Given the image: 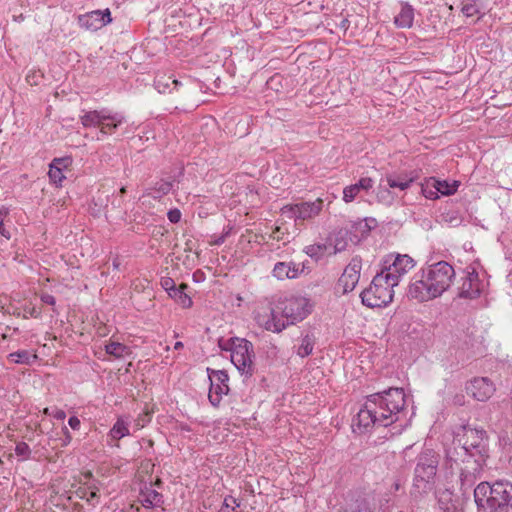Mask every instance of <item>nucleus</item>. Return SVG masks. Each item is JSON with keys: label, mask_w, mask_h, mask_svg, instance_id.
Segmentation results:
<instances>
[{"label": "nucleus", "mask_w": 512, "mask_h": 512, "mask_svg": "<svg viewBox=\"0 0 512 512\" xmlns=\"http://www.w3.org/2000/svg\"><path fill=\"white\" fill-rule=\"evenodd\" d=\"M210 380V389L208 394L209 402L214 406H219L222 396L229 392V375L224 370H213L207 368Z\"/></svg>", "instance_id": "nucleus-12"}, {"label": "nucleus", "mask_w": 512, "mask_h": 512, "mask_svg": "<svg viewBox=\"0 0 512 512\" xmlns=\"http://www.w3.org/2000/svg\"><path fill=\"white\" fill-rule=\"evenodd\" d=\"M130 434L128 424L121 418H118L113 427L111 428L109 435L114 440H119Z\"/></svg>", "instance_id": "nucleus-33"}, {"label": "nucleus", "mask_w": 512, "mask_h": 512, "mask_svg": "<svg viewBox=\"0 0 512 512\" xmlns=\"http://www.w3.org/2000/svg\"><path fill=\"white\" fill-rule=\"evenodd\" d=\"M343 512H373L370 503L365 498H357L346 504Z\"/></svg>", "instance_id": "nucleus-31"}, {"label": "nucleus", "mask_w": 512, "mask_h": 512, "mask_svg": "<svg viewBox=\"0 0 512 512\" xmlns=\"http://www.w3.org/2000/svg\"><path fill=\"white\" fill-rule=\"evenodd\" d=\"M41 301L47 305L54 306L56 304V299L53 295L44 293L40 297Z\"/></svg>", "instance_id": "nucleus-46"}, {"label": "nucleus", "mask_w": 512, "mask_h": 512, "mask_svg": "<svg viewBox=\"0 0 512 512\" xmlns=\"http://www.w3.org/2000/svg\"><path fill=\"white\" fill-rule=\"evenodd\" d=\"M23 19H24V16L22 14L19 15L18 17H15L16 21H20V20H23Z\"/></svg>", "instance_id": "nucleus-62"}, {"label": "nucleus", "mask_w": 512, "mask_h": 512, "mask_svg": "<svg viewBox=\"0 0 512 512\" xmlns=\"http://www.w3.org/2000/svg\"><path fill=\"white\" fill-rule=\"evenodd\" d=\"M8 358L11 362L17 364H30L33 360L37 358V356L35 354H31L27 350H19L10 353Z\"/></svg>", "instance_id": "nucleus-34"}, {"label": "nucleus", "mask_w": 512, "mask_h": 512, "mask_svg": "<svg viewBox=\"0 0 512 512\" xmlns=\"http://www.w3.org/2000/svg\"><path fill=\"white\" fill-rule=\"evenodd\" d=\"M218 344L221 350L231 352V362L242 375L252 376L255 354L253 344L250 341L244 338L233 337L226 341L220 339Z\"/></svg>", "instance_id": "nucleus-5"}, {"label": "nucleus", "mask_w": 512, "mask_h": 512, "mask_svg": "<svg viewBox=\"0 0 512 512\" xmlns=\"http://www.w3.org/2000/svg\"><path fill=\"white\" fill-rule=\"evenodd\" d=\"M374 181L370 177H362L355 184L349 185L343 190V200L346 203L352 202L361 191H369Z\"/></svg>", "instance_id": "nucleus-21"}, {"label": "nucleus", "mask_w": 512, "mask_h": 512, "mask_svg": "<svg viewBox=\"0 0 512 512\" xmlns=\"http://www.w3.org/2000/svg\"><path fill=\"white\" fill-rule=\"evenodd\" d=\"M414 179L403 175H387L386 182L390 188H398L401 191L407 190Z\"/></svg>", "instance_id": "nucleus-29"}, {"label": "nucleus", "mask_w": 512, "mask_h": 512, "mask_svg": "<svg viewBox=\"0 0 512 512\" xmlns=\"http://www.w3.org/2000/svg\"><path fill=\"white\" fill-rule=\"evenodd\" d=\"M474 501L479 512H512V484L481 482L474 489Z\"/></svg>", "instance_id": "nucleus-3"}, {"label": "nucleus", "mask_w": 512, "mask_h": 512, "mask_svg": "<svg viewBox=\"0 0 512 512\" xmlns=\"http://www.w3.org/2000/svg\"><path fill=\"white\" fill-rule=\"evenodd\" d=\"M448 288V262L438 261L416 274L409 285L408 296L419 302L442 295Z\"/></svg>", "instance_id": "nucleus-2"}, {"label": "nucleus", "mask_w": 512, "mask_h": 512, "mask_svg": "<svg viewBox=\"0 0 512 512\" xmlns=\"http://www.w3.org/2000/svg\"><path fill=\"white\" fill-rule=\"evenodd\" d=\"M347 243L344 240L337 241L334 246V253L342 252L346 249Z\"/></svg>", "instance_id": "nucleus-51"}, {"label": "nucleus", "mask_w": 512, "mask_h": 512, "mask_svg": "<svg viewBox=\"0 0 512 512\" xmlns=\"http://www.w3.org/2000/svg\"><path fill=\"white\" fill-rule=\"evenodd\" d=\"M62 432L64 435V438L62 439V445L67 446L71 442L72 436H71L69 430L67 429V427H63Z\"/></svg>", "instance_id": "nucleus-49"}, {"label": "nucleus", "mask_w": 512, "mask_h": 512, "mask_svg": "<svg viewBox=\"0 0 512 512\" xmlns=\"http://www.w3.org/2000/svg\"><path fill=\"white\" fill-rule=\"evenodd\" d=\"M68 424L69 426L73 429V430H79L80 429V426H81V422L79 420L78 417L76 416H71L69 419H68Z\"/></svg>", "instance_id": "nucleus-48"}, {"label": "nucleus", "mask_w": 512, "mask_h": 512, "mask_svg": "<svg viewBox=\"0 0 512 512\" xmlns=\"http://www.w3.org/2000/svg\"><path fill=\"white\" fill-rule=\"evenodd\" d=\"M298 221L310 220L318 216L323 207V200L318 198L315 201L297 203Z\"/></svg>", "instance_id": "nucleus-20"}, {"label": "nucleus", "mask_w": 512, "mask_h": 512, "mask_svg": "<svg viewBox=\"0 0 512 512\" xmlns=\"http://www.w3.org/2000/svg\"><path fill=\"white\" fill-rule=\"evenodd\" d=\"M466 480H467V476H465V478L461 477V489L463 490V495H465L466 490L468 489V488H464Z\"/></svg>", "instance_id": "nucleus-57"}, {"label": "nucleus", "mask_w": 512, "mask_h": 512, "mask_svg": "<svg viewBox=\"0 0 512 512\" xmlns=\"http://www.w3.org/2000/svg\"><path fill=\"white\" fill-rule=\"evenodd\" d=\"M414 21V9L409 4H403L400 12L394 17V23L398 28H411Z\"/></svg>", "instance_id": "nucleus-25"}, {"label": "nucleus", "mask_w": 512, "mask_h": 512, "mask_svg": "<svg viewBox=\"0 0 512 512\" xmlns=\"http://www.w3.org/2000/svg\"><path fill=\"white\" fill-rule=\"evenodd\" d=\"M438 464L439 455L433 449H424L417 457L413 487L424 490L436 475Z\"/></svg>", "instance_id": "nucleus-8"}, {"label": "nucleus", "mask_w": 512, "mask_h": 512, "mask_svg": "<svg viewBox=\"0 0 512 512\" xmlns=\"http://www.w3.org/2000/svg\"><path fill=\"white\" fill-rule=\"evenodd\" d=\"M140 501L145 508L159 507L163 503V495L152 488V484L144 485L140 490Z\"/></svg>", "instance_id": "nucleus-23"}, {"label": "nucleus", "mask_w": 512, "mask_h": 512, "mask_svg": "<svg viewBox=\"0 0 512 512\" xmlns=\"http://www.w3.org/2000/svg\"><path fill=\"white\" fill-rule=\"evenodd\" d=\"M390 280L393 278L384 277L380 272L377 273L370 286L361 293L362 303L370 308L385 307L392 302L396 285H392Z\"/></svg>", "instance_id": "nucleus-6"}, {"label": "nucleus", "mask_w": 512, "mask_h": 512, "mask_svg": "<svg viewBox=\"0 0 512 512\" xmlns=\"http://www.w3.org/2000/svg\"><path fill=\"white\" fill-rule=\"evenodd\" d=\"M42 413L44 415L52 416L53 418H55L57 420H64L66 417L65 411L62 409H58L56 407H54V408L46 407L43 409Z\"/></svg>", "instance_id": "nucleus-41"}, {"label": "nucleus", "mask_w": 512, "mask_h": 512, "mask_svg": "<svg viewBox=\"0 0 512 512\" xmlns=\"http://www.w3.org/2000/svg\"><path fill=\"white\" fill-rule=\"evenodd\" d=\"M298 205L296 204H288L281 208V214L288 219L294 220L296 223L298 222Z\"/></svg>", "instance_id": "nucleus-38"}, {"label": "nucleus", "mask_w": 512, "mask_h": 512, "mask_svg": "<svg viewBox=\"0 0 512 512\" xmlns=\"http://www.w3.org/2000/svg\"><path fill=\"white\" fill-rule=\"evenodd\" d=\"M421 191L427 199H437L439 195L448 196V180L439 181L430 177L421 185Z\"/></svg>", "instance_id": "nucleus-18"}, {"label": "nucleus", "mask_w": 512, "mask_h": 512, "mask_svg": "<svg viewBox=\"0 0 512 512\" xmlns=\"http://www.w3.org/2000/svg\"><path fill=\"white\" fill-rule=\"evenodd\" d=\"M186 289H188V284L182 283L174 291L170 292L169 296L183 308H190L193 301L191 297L186 294Z\"/></svg>", "instance_id": "nucleus-28"}, {"label": "nucleus", "mask_w": 512, "mask_h": 512, "mask_svg": "<svg viewBox=\"0 0 512 512\" xmlns=\"http://www.w3.org/2000/svg\"><path fill=\"white\" fill-rule=\"evenodd\" d=\"M111 21V12L109 9L103 11L94 10L78 16V24L80 27L90 31L101 29Z\"/></svg>", "instance_id": "nucleus-15"}, {"label": "nucleus", "mask_w": 512, "mask_h": 512, "mask_svg": "<svg viewBox=\"0 0 512 512\" xmlns=\"http://www.w3.org/2000/svg\"><path fill=\"white\" fill-rule=\"evenodd\" d=\"M279 301V309L287 327L303 321L312 311V305L305 297H290L279 299Z\"/></svg>", "instance_id": "nucleus-9"}, {"label": "nucleus", "mask_w": 512, "mask_h": 512, "mask_svg": "<svg viewBox=\"0 0 512 512\" xmlns=\"http://www.w3.org/2000/svg\"><path fill=\"white\" fill-rule=\"evenodd\" d=\"M374 222V219L367 218L350 222L347 226V234L350 241L358 243L361 239L367 237L372 229L371 223Z\"/></svg>", "instance_id": "nucleus-19"}, {"label": "nucleus", "mask_w": 512, "mask_h": 512, "mask_svg": "<svg viewBox=\"0 0 512 512\" xmlns=\"http://www.w3.org/2000/svg\"><path fill=\"white\" fill-rule=\"evenodd\" d=\"M48 175L50 180L57 185H61V182L65 179L60 166H49Z\"/></svg>", "instance_id": "nucleus-36"}, {"label": "nucleus", "mask_w": 512, "mask_h": 512, "mask_svg": "<svg viewBox=\"0 0 512 512\" xmlns=\"http://www.w3.org/2000/svg\"><path fill=\"white\" fill-rule=\"evenodd\" d=\"M279 299L261 303L254 311V320L258 326L266 331L281 333L287 328L285 318L282 316Z\"/></svg>", "instance_id": "nucleus-7"}, {"label": "nucleus", "mask_w": 512, "mask_h": 512, "mask_svg": "<svg viewBox=\"0 0 512 512\" xmlns=\"http://www.w3.org/2000/svg\"><path fill=\"white\" fill-rule=\"evenodd\" d=\"M414 266V260L408 255H389L380 273L386 278H393V280H390L392 285H398L400 279Z\"/></svg>", "instance_id": "nucleus-11"}, {"label": "nucleus", "mask_w": 512, "mask_h": 512, "mask_svg": "<svg viewBox=\"0 0 512 512\" xmlns=\"http://www.w3.org/2000/svg\"><path fill=\"white\" fill-rule=\"evenodd\" d=\"M281 76L280 75H274L270 78V80L268 81L269 84L273 83L275 80H278L280 79Z\"/></svg>", "instance_id": "nucleus-60"}, {"label": "nucleus", "mask_w": 512, "mask_h": 512, "mask_svg": "<svg viewBox=\"0 0 512 512\" xmlns=\"http://www.w3.org/2000/svg\"><path fill=\"white\" fill-rule=\"evenodd\" d=\"M469 417L453 430V444L457 455L475 457L480 464L489 456L488 435L484 429H472L468 426Z\"/></svg>", "instance_id": "nucleus-4"}, {"label": "nucleus", "mask_w": 512, "mask_h": 512, "mask_svg": "<svg viewBox=\"0 0 512 512\" xmlns=\"http://www.w3.org/2000/svg\"><path fill=\"white\" fill-rule=\"evenodd\" d=\"M229 234H230V229L227 230L226 232L222 233L220 236H213L212 240L209 242L210 245H214V246L222 245L225 242V240Z\"/></svg>", "instance_id": "nucleus-44"}, {"label": "nucleus", "mask_w": 512, "mask_h": 512, "mask_svg": "<svg viewBox=\"0 0 512 512\" xmlns=\"http://www.w3.org/2000/svg\"><path fill=\"white\" fill-rule=\"evenodd\" d=\"M460 186V181H453L450 183V196L455 194V192L458 190V187Z\"/></svg>", "instance_id": "nucleus-52"}, {"label": "nucleus", "mask_w": 512, "mask_h": 512, "mask_svg": "<svg viewBox=\"0 0 512 512\" xmlns=\"http://www.w3.org/2000/svg\"><path fill=\"white\" fill-rule=\"evenodd\" d=\"M167 217L171 223L176 224L181 220V211L177 208L171 209L168 211Z\"/></svg>", "instance_id": "nucleus-43"}, {"label": "nucleus", "mask_w": 512, "mask_h": 512, "mask_svg": "<svg viewBox=\"0 0 512 512\" xmlns=\"http://www.w3.org/2000/svg\"><path fill=\"white\" fill-rule=\"evenodd\" d=\"M121 265V262H120V259L118 256H116L113 260H112V266H113V269L115 270H118L119 267Z\"/></svg>", "instance_id": "nucleus-54"}, {"label": "nucleus", "mask_w": 512, "mask_h": 512, "mask_svg": "<svg viewBox=\"0 0 512 512\" xmlns=\"http://www.w3.org/2000/svg\"><path fill=\"white\" fill-rule=\"evenodd\" d=\"M160 284L161 287L168 293V295L170 294V292L174 291L177 288L174 280L170 277H163L161 279Z\"/></svg>", "instance_id": "nucleus-42"}, {"label": "nucleus", "mask_w": 512, "mask_h": 512, "mask_svg": "<svg viewBox=\"0 0 512 512\" xmlns=\"http://www.w3.org/2000/svg\"><path fill=\"white\" fill-rule=\"evenodd\" d=\"M298 341L299 343L294 345V351L299 357L305 358L312 354L315 346V336L313 334L308 333L302 336Z\"/></svg>", "instance_id": "nucleus-26"}, {"label": "nucleus", "mask_w": 512, "mask_h": 512, "mask_svg": "<svg viewBox=\"0 0 512 512\" xmlns=\"http://www.w3.org/2000/svg\"><path fill=\"white\" fill-rule=\"evenodd\" d=\"M183 347H184V344H183V342H181V341H177V342L174 344V349H175V350H180V349H182Z\"/></svg>", "instance_id": "nucleus-58"}, {"label": "nucleus", "mask_w": 512, "mask_h": 512, "mask_svg": "<svg viewBox=\"0 0 512 512\" xmlns=\"http://www.w3.org/2000/svg\"><path fill=\"white\" fill-rule=\"evenodd\" d=\"M139 420L142 421V426H144L145 423L150 422L151 414L149 412H146L144 413L143 417H141Z\"/></svg>", "instance_id": "nucleus-53"}, {"label": "nucleus", "mask_w": 512, "mask_h": 512, "mask_svg": "<svg viewBox=\"0 0 512 512\" xmlns=\"http://www.w3.org/2000/svg\"><path fill=\"white\" fill-rule=\"evenodd\" d=\"M83 477L84 487H80L76 493L81 499H85L87 503L94 506L99 499V482L93 478L91 472L84 473Z\"/></svg>", "instance_id": "nucleus-16"}, {"label": "nucleus", "mask_w": 512, "mask_h": 512, "mask_svg": "<svg viewBox=\"0 0 512 512\" xmlns=\"http://www.w3.org/2000/svg\"><path fill=\"white\" fill-rule=\"evenodd\" d=\"M476 309H477V308H476L475 306L470 305V304H468V305L466 306V311H467L468 313H472V312H474Z\"/></svg>", "instance_id": "nucleus-59"}, {"label": "nucleus", "mask_w": 512, "mask_h": 512, "mask_svg": "<svg viewBox=\"0 0 512 512\" xmlns=\"http://www.w3.org/2000/svg\"><path fill=\"white\" fill-rule=\"evenodd\" d=\"M3 221H4V216L0 212V234L2 236H4L6 239H10V237H11L10 232H9V230H7L5 228V225H4Z\"/></svg>", "instance_id": "nucleus-47"}, {"label": "nucleus", "mask_w": 512, "mask_h": 512, "mask_svg": "<svg viewBox=\"0 0 512 512\" xmlns=\"http://www.w3.org/2000/svg\"><path fill=\"white\" fill-rule=\"evenodd\" d=\"M15 454L22 457V460H27L31 456V449L26 442H18L15 446Z\"/></svg>", "instance_id": "nucleus-39"}, {"label": "nucleus", "mask_w": 512, "mask_h": 512, "mask_svg": "<svg viewBox=\"0 0 512 512\" xmlns=\"http://www.w3.org/2000/svg\"><path fill=\"white\" fill-rule=\"evenodd\" d=\"M86 496H90V491L86 490Z\"/></svg>", "instance_id": "nucleus-64"}, {"label": "nucleus", "mask_w": 512, "mask_h": 512, "mask_svg": "<svg viewBox=\"0 0 512 512\" xmlns=\"http://www.w3.org/2000/svg\"><path fill=\"white\" fill-rule=\"evenodd\" d=\"M70 162L71 160L69 158H55L51 162L50 166H60L61 170H63V168H66Z\"/></svg>", "instance_id": "nucleus-45"}, {"label": "nucleus", "mask_w": 512, "mask_h": 512, "mask_svg": "<svg viewBox=\"0 0 512 512\" xmlns=\"http://www.w3.org/2000/svg\"><path fill=\"white\" fill-rule=\"evenodd\" d=\"M226 498H229V500H231L233 502V504H235V507L232 508V510L234 511L237 507L240 506V501L232 496H227Z\"/></svg>", "instance_id": "nucleus-56"}, {"label": "nucleus", "mask_w": 512, "mask_h": 512, "mask_svg": "<svg viewBox=\"0 0 512 512\" xmlns=\"http://www.w3.org/2000/svg\"><path fill=\"white\" fill-rule=\"evenodd\" d=\"M108 109L103 108L101 110L83 111L80 116V122L85 128L100 127L101 123H104Z\"/></svg>", "instance_id": "nucleus-24"}, {"label": "nucleus", "mask_w": 512, "mask_h": 512, "mask_svg": "<svg viewBox=\"0 0 512 512\" xmlns=\"http://www.w3.org/2000/svg\"><path fill=\"white\" fill-rule=\"evenodd\" d=\"M405 405L406 396L402 388H389L368 395L353 419L354 431L363 434L373 428L390 426L399 420Z\"/></svg>", "instance_id": "nucleus-1"}, {"label": "nucleus", "mask_w": 512, "mask_h": 512, "mask_svg": "<svg viewBox=\"0 0 512 512\" xmlns=\"http://www.w3.org/2000/svg\"><path fill=\"white\" fill-rule=\"evenodd\" d=\"M461 279L462 284L459 287V292L453 299V304L455 306L461 305V300H474L479 298L482 291V284L474 267L468 266L463 271Z\"/></svg>", "instance_id": "nucleus-10"}, {"label": "nucleus", "mask_w": 512, "mask_h": 512, "mask_svg": "<svg viewBox=\"0 0 512 512\" xmlns=\"http://www.w3.org/2000/svg\"><path fill=\"white\" fill-rule=\"evenodd\" d=\"M325 247L322 245H309L305 247V253L312 259L319 260L324 254Z\"/></svg>", "instance_id": "nucleus-37"}, {"label": "nucleus", "mask_w": 512, "mask_h": 512, "mask_svg": "<svg viewBox=\"0 0 512 512\" xmlns=\"http://www.w3.org/2000/svg\"><path fill=\"white\" fill-rule=\"evenodd\" d=\"M461 12L466 17H473L479 13V8L474 0H464Z\"/></svg>", "instance_id": "nucleus-35"}, {"label": "nucleus", "mask_w": 512, "mask_h": 512, "mask_svg": "<svg viewBox=\"0 0 512 512\" xmlns=\"http://www.w3.org/2000/svg\"><path fill=\"white\" fill-rule=\"evenodd\" d=\"M173 188V181L161 179L157 181L152 188H150L151 192L149 193L153 198H161L164 195H167Z\"/></svg>", "instance_id": "nucleus-30"}, {"label": "nucleus", "mask_w": 512, "mask_h": 512, "mask_svg": "<svg viewBox=\"0 0 512 512\" xmlns=\"http://www.w3.org/2000/svg\"><path fill=\"white\" fill-rule=\"evenodd\" d=\"M305 269V264H297L295 262H277L274 265L272 274L278 280L296 279Z\"/></svg>", "instance_id": "nucleus-17"}, {"label": "nucleus", "mask_w": 512, "mask_h": 512, "mask_svg": "<svg viewBox=\"0 0 512 512\" xmlns=\"http://www.w3.org/2000/svg\"><path fill=\"white\" fill-rule=\"evenodd\" d=\"M495 390L494 383L488 377H475L466 384L467 393L480 402L489 400Z\"/></svg>", "instance_id": "nucleus-14"}, {"label": "nucleus", "mask_w": 512, "mask_h": 512, "mask_svg": "<svg viewBox=\"0 0 512 512\" xmlns=\"http://www.w3.org/2000/svg\"><path fill=\"white\" fill-rule=\"evenodd\" d=\"M120 192H121V194H125V193H126V188H125V187H122V188L120 189Z\"/></svg>", "instance_id": "nucleus-63"}, {"label": "nucleus", "mask_w": 512, "mask_h": 512, "mask_svg": "<svg viewBox=\"0 0 512 512\" xmlns=\"http://www.w3.org/2000/svg\"><path fill=\"white\" fill-rule=\"evenodd\" d=\"M361 269V258L358 256L353 257L339 277L336 290L343 295L353 291L359 282Z\"/></svg>", "instance_id": "nucleus-13"}, {"label": "nucleus", "mask_w": 512, "mask_h": 512, "mask_svg": "<svg viewBox=\"0 0 512 512\" xmlns=\"http://www.w3.org/2000/svg\"><path fill=\"white\" fill-rule=\"evenodd\" d=\"M106 116L108 118L105 117L104 123H101L99 127V132L102 135L113 134L119 126L126 122L125 116L119 112H111L108 109Z\"/></svg>", "instance_id": "nucleus-22"}, {"label": "nucleus", "mask_w": 512, "mask_h": 512, "mask_svg": "<svg viewBox=\"0 0 512 512\" xmlns=\"http://www.w3.org/2000/svg\"><path fill=\"white\" fill-rule=\"evenodd\" d=\"M154 85L159 93H166L177 89L181 83L176 79H172L170 76L159 75L156 76Z\"/></svg>", "instance_id": "nucleus-27"}, {"label": "nucleus", "mask_w": 512, "mask_h": 512, "mask_svg": "<svg viewBox=\"0 0 512 512\" xmlns=\"http://www.w3.org/2000/svg\"><path fill=\"white\" fill-rule=\"evenodd\" d=\"M449 269L451 271V274H450V279H451L455 275V271L451 265L449 266Z\"/></svg>", "instance_id": "nucleus-61"}, {"label": "nucleus", "mask_w": 512, "mask_h": 512, "mask_svg": "<svg viewBox=\"0 0 512 512\" xmlns=\"http://www.w3.org/2000/svg\"><path fill=\"white\" fill-rule=\"evenodd\" d=\"M436 498L438 501V506L443 512H448V495L447 490L439 489L436 492Z\"/></svg>", "instance_id": "nucleus-40"}, {"label": "nucleus", "mask_w": 512, "mask_h": 512, "mask_svg": "<svg viewBox=\"0 0 512 512\" xmlns=\"http://www.w3.org/2000/svg\"><path fill=\"white\" fill-rule=\"evenodd\" d=\"M453 403L458 406H463L466 403V398L463 394H456L453 398Z\"/></svg>", "instance_id": "nucleus-50"}, {"label": "nucleus", "mask_w": 512, "mask_h": 512, "mask_svg": "<svg viewBox=\"0 0 512 512\" xmlns=\"http://www.w3.org/2000/svg\"><path fill=\"white\" fill-rule=\"evenodd\" d=\"M107 354L119 359L130 353V348L120 342H109L105 345Z\"/></svg>", "instance_id": "nucleus-32"}, {"label": "nucleus", "mask_w": 512, "mask_h": 512, "mask_svg": "<svg viewBox=\"0 0 512 512\" xmlns=\"http://www.w3.org/2000/svg\"><path fill=\"white\" fill-rule=\"evenodd\" d=\"M227 500H229V498H225V499H224L223 506L221 507V509H220L218 512H230V511H229V507H230V505H229V504H227Z\"/></svg>", "instance_id": "nucleus-55"}]
</instances>
